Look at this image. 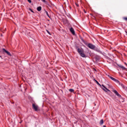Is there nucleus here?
<instances>
[{"label": "nucleus", "instance_id": "nucleus-2", "mask_svg": "<svg viewBox=\"0 0 127 127\" xmlns=\"http://www.w3.org/2000/svg\"><path fill=\"white\" fill-rule=\"evenodd\" d=\"M85 45H86V46H87V47H88V48H89L90 49H92V50H94L95 49V47H96V46L93 45V44L92 43H88L87 42H86L85 44Z\"/></svg>", "mask_w": 127, "mask_h": 127}, {"label": "nucleus", "instance_id": "nucleus-39", "mask_svg": "<svg viewBox=\"0 0 127 127\" xmlns=\"http://www.w3.org/2000/svg\"><path fill=\"white\" fill-rule=\"evenodd\" d=\"M95 71H97V70L96 69H95Z\"/></svg>", "mask_w": 127, "mask_h": 127}, {"label": "nucleus", "instance_id": "nucleus-1", "mask_svg": "<svg viewBox=\"0 0 127 127\" xmlns=\"http://www.w3.org/2000/svg\"><path fill=\"white\" fill-rule=\"evenodd\" d=\"M77 52L83 58H86L87 57L85 53H84V50L83 49H78Z\"/></svg>", "mask_w": 127, "mask_h": 127}, {"label": "nucleus", "instance_id": "nucleus-34", "mask_svg": "<svg viewBox=\"0 0 127 127\" xmlns=\"http://www.w3.org/2000/svg\"><path fill=\"white\" fill-rule=\"evenodd\" d=\"M125 64L126 65H127V64L126 63H125Z\"/></svg>", "mask_w": 127, "mask_h": 127}, {"label": "nucleus", "instance_id": "nucleus-23", "mask_svg": "<svg viewBox=\"0 0 127 127\" xmlns=\"http://www.w3.org/2000/svg\"><path fill=\"white\" fill-rule=\"evenodd\" d=\"M46 4H47V5H49V2H48V1H46L45 3Z\"/></svg>", "mask_w": 127, "mask_h": 127}, {"label": "nucleus", "instance_id": "nucleus-31", "mask_svg": "<svg viewBox=\"0 0 127 127\" xmlns=\"http://www.w3.org/2000/svg\"><path fill=\"white\" fill-rule=\"evenodd\" d=\"M22 123V121H21L20 122H19V124H21Z\"/></svg>", "mask_w": 127, "mask_h": 127}, {"label": "nucleus", "instance_id": "nucleus-7", "mask_svg": "<svg viewBox=\"0 0 127 127\" xmlns=\"http://www.w3.org/2000/svg\"><path fill=\"white\" fill-rule=\"evenodd\" d=\"M33 109L36 111L37 112L38 111V106L35 105L34 103L32 104Z\"/></svg>", "mask_w": 127, "mask_h": 127}, {"label": "nucleus", "instance_id": "nucleus-29", "mask_svg": "<svg viewBox=\"0 0 127 127\" xmlns=\"http://www.w3.org/2000/svg\"><path fill=\"white\" fill-rule=\"evenodd\" d=\"M0 58H1V59H3V58H2V57H1V56L0 55Z\"/></svg>", "mask_w": 127, "mask_h": 127}, {"label": "nucleus", "instance_id": "nucleus-37", "mask_svg": "<svg viewBox=\"0 0 127 127\" xmlns=\"http://www.w3.org/2000/svg\"><path fill=\"white\" fill-rule=\"evenodd\" d=\"M1 35V36H2V34H1V35Z\"/></svg>", "mask_w": 127, "mask_h": 127}, {"label": "nucleus", "instance_id": "nucleus-18", "mask_svg": "<svg viewBox=\"0 0 127 127\" xmlns=\"http://www.w3.org/2000/svg\"><path fill=\"white\" fill-rule=\"evenodd\" d=\"M69 91L70 92V93H74V89L70 88L69 89Z\"/></svg>", "mask_w": 127, "mask_h": 127}, {"label": "nucleus", "instance_id": "nucleus-3", "mask_svg": "<svg viewBox=\"0 0 127 127\" xmlns=\"http://www.w3.org/2000/svg\"><path fill=\"white\" fill-rule=\"evenodd\" d=\"M93 50H94V51H96V52H98V53L101 54V55H103V56H105V54H106V53H105L104 52H101V50H100V48H98L97 47H95Z\"/></svg>", "mask_w": 127, "mask_h": 127}, {"label": "nucleus", "instance_id": "nucleus-16", "mask_svg": "<svg viewBox=\"0 0 127 127\" xmlns=\"http://www.w3.org/2000/svg\"><path fill=\"white\" fill-rule=\"evenodd\" d=\"M99 124H100V126H102V125H103V124H104V120L101 119L100 121Z\"/></svg>", "mask_w": 127, "mask_h": 127}, {"label": "nucleus", "instance_id": "nucleus-25", "mask_svg": "<svg viewBox=\"0 0 127 127\" xmlns=\"http://www.w3.org/2000/svg\"><path fill=\"white\" fill-rule=\"evenodd\" d=\"M41 0V1L44 2V3L46 2V0Z\"/></svg>", "mask_w": 127, "mask_h": 127}, {"label": "nucleus", "instance_id": "nucleus-14", "mask_svg": "<svg viewBox=\"0 0 127 127\" xmlns=\"http://www.w3.org/2000/svg\"><path fill=\"white\" fill-rule=\"evenodd\" d=\"M41 9H42V7H41V6L37 7V10L38 11H41Z\"/></svg>", "mask_w": 127, "mask_h": 127}, {"label": "nucleus", "instance_id": "nucleus-27", "mask_svg": "<svg viewBox=\"0 0 127 127\" xmlns=\"http://www.w3.org/2000/svg\"><path fill=\"white\" fill-rule=\"evenodd\" d=\"M50 7H52V6L51 5V4H49V5H48Z\"/></svg>", "mask_w": 127, "mask_h": 127}, {"label": "nucleus", "instance_id": "nucleus-26", "mask_svg": "<svg viewBox=\"0 0 127 127\" xmlns=\"http://www.w3.org/2000/svg\"><path fill=\"white\" fill-rule=\"evenodd\" d=\"M27 1L28 2H29V3H31V0H27Z\"/></svg>", "mask_w": 127, "mask_h": 127}, {"label": "nucleus", "instance_id": "nucleus-4", "mask_svg": "<svg viewBox=\"0 0 127 127\" xmlns=\"http://www.w3.org/2000/svg\"><path fill=\"white\" fill-rule=\"evenodd\" d=\"M101 88L104 92H106V93H108V92H111V90H110L108 88H107L104 84H102Z\"/></svg>", "mask_w": 127, "mask_h": 127}, {"label": "nucleus", "instance_id": "nucleus-17", "mask_svg": "<svg viewBox=\"0 0 127 127\" xmlns=\"http://www.w3.org/2000/svg\"><path fill=\"white\" fill-rule=\"evenodd\" d=\"M29 10L31 11V12H32V13H34V11L31 9V8H29Z\"/></svg>", "mask_w": 127, "mask_h": 127}, {"label": "nucleus", "instance_id": "nucleus-6", "mask_svg": "<svg viewBox=\"0 0 127 127\" xmlns=\"http://www.w3.org/2000/svg\"><path fill=\"white\" fill-rule=\"evenodd\" d=\"M113 93H114V94H115L116 96H117V97H118V98H122V95H121L119 93L118 91H117L116 89L113 90Z\"/></svg>", "mask_w": 127, "mask_h": 127}, {"label": "nucleus", "instance_id": "nucleus-21", "mask_svg": "<svg viewBox=\"0 0 127 127\" xmlns=\"http://www.w3.org/2000/svg\"><path fill=\"white\" fill-rule=\"evenodd\" d=\"M75 48L77 50H78V49H80V48H79V47H78V45H76L75 46Z\"/></svg>", "mask_w": 127, "mask_h": 127}, {"label": "nucleus", "instance_id": "nucleus-9", "mask_svg": "<svg viewBox=\"0 0 127 127\" xmlns=\"http://www.w3.org/2000/svg\"><path fill=\"white\" fill-rule=\"evenodd\" d=\"M69 31H70L72 35H75V30H74L73 27H70V28L69 29Z\"/></svg>", "mask_w": 127, "mask_h": 127}, {"label": "nucleus", "instance_id": "nucleus-24", "mask_svg": "<svg viewBox=\"0 0 127 127\" xmlns=\"http://www.w3.org/2000/svg\"><path fill=\"white\" fill-rule=\"evenodd\" d=\"M123 19H124V20H127V17H123Z\"/></svg>", "mask_w": 127, "mask_h": 127}, {"label": "nucleus", "instance_id": "nucleus-15", "mask_svg": "<svg viewBox=\"0 0 127 127\" xmlns=\"http://www.w3.org/2000/svg\"><path fill=\"white\" fill-rule=\"evenodd\" d=\"M45 12L46 13L49 18H50V19H51V17H50V16L49 15V14L48 13V11H46V10H45Z\"/></svg>", "mask_w": 127, "mask_h": 127}, {"label": "nucleus", "instance_id": "nucleus-38", "mask_svg": "<svg viewBox=\"0 0 127 127\" xmlns=\"http://www.w3.org/2000/svg\"><path fill=\"white\" fill-rule=\"evenodd\" d=\"M85 13H87V12L85 11Z\"/></svg>", "mask_w": 127, "mask_h": 127}, {"label": "nucleus", "instance_id": "nucleus-36", "mask_svg": "<svg viewBox=\"0 0 127 127\" xmlns=\"http://www.w3.org/2000/svg\"><path fill=\"white\" fill-rule=\"evenodd\" d=\"M94 106H96V103H94Z\"/></svg>", "mask_w": 127, "mask_h": 127}, {"label": "nucleus", "instance_id": "nucleus-22", "mask_svg": "<svg viewBox=\"0 0 127 127\" xmlns=\"http://www.w3.org/2000/svg\"><path fill=\"white\" fill-rule=\"evenodd\" d=\"M46 32H47V33H48L49 35H51V33H50V32H49L48 30H46Z\"/></svg>", "mask_w": 127, "mask_h": 127}, {"label": "nucleus", "instance_id": "nucleus-32", "mask_svg": "<svg viewBox=\"0 0 127 127\" xmlns=\"http://www.w3.org/2000/svg\"><path fill=\"white\" fill-rule=\"evenodd\" d=\"M103 127H107V126H106V125H104Z\"/></svg>", "mask_w": 127, "mask_h": 127}, {"label": "nucleus", "instance_id": "nucleus-8", "mask_svg": "<svg viewBox=\"0 0 127 127\" xmlns=\"http://www.w3.org/2000/svg\"><path fill=\"white\" fill-rule=\"evenodd\" d=\"M94 59H95L96 62H99L100 60L101 59V57L100 56H95L94 57Z\"/></svg>", "mask_w": 127, "mask_h": 127}, {"label": "nucleus", "instance_id": "nucleus-13", "mask_svg": "<svg viewBox=\"0 0 127 127\" xmlns=\"http://www.w3.org/2000/svg\"><path fill=\"white\" fill-rule=\"evenodd\" d=\"M117 66H118L120 68H122V69H123V70H125L126 69V67L124 66L123 65H122V64H117Z\"/></svg>", "mask_w": 127, "mask_h": 127}, {"label": "nucleus", "instance_id": "nucleus-12", "mask_svg": "<svg viewBox=\"0 0 127 127\" xmlns=\"http://www.w3.org/2000/svg\"><path fill=\"white\" fill-rule=\"evenodd\" d=\"M79 38H80L81 41L85 44L87 42L85 41V40L82 37L81 35H79Z\"/></svg>", "mask_w": 127, "mask_h": 127}, {"label": "nucleus", "instance_id": "nucleus-30", "mask_svg": "<svg viewBox=\"0 0 127 127\" xmlns=\"http://www.w3.org/2000/svg\"><path fill=\"white\" fill-rule=\"evenodd\" d=\"M45 73L47 75H48V74H49L48 72H45Z\"/></svg>", "mask_w": 127, "mask_h": 127}, {"label": "nucleus", "instance_id": "nucleus-11", "mask_svg": "<svg viewBox=\"0 0 127 127\" xmlns=\"http://www.w3.org/2000/svg\"><path fill=\"white\" fill-rule=\"evenodd\" d=\"M93 80L95 82V83H96V84L99 86V87H102V85H101V84H100V83H99V81L98 80H97L96 79H94Z\"/></svg>", "mask_w": 127, "mask_h": 127}, {"label": "nucleus", "instance_id": "nucleus-28", "mask_svg": "<svg viewBox=\"0 0 127 127\" xmlns=\"http://www.w3.org/2000/svg\"><path fill=\"white\" fill-rule=\"evenodd\" d=\"M76 5H77V6H79V4L75 3Z\"/></svg>", "mask_w": 127, "mask_h": 127}, {"label": "nucleus", "instance_id": "nucleus-40", "mask_svg": "<svg viewBox=\"0 0 127 127\" xmlns=\"http://www.w3.org/2000/svg\"><path fill=\"white\" fill-rule=\"evenodd\" d=\"M34 41L36 42V40H34Z\"/></svg>", "mask_w": 127, "mask_h": 127}, {"label": "nucleus", "instance_id": "nucleus-20", "mask_svg": "<svg viewBox=\"0 0 127 127\" xmlns=\"http://www.w3.org/2000/svg\"><path fill=\"white\" fill-rule=\"evenodd\" d=\"M120 86H121V87H122V88H123V89H125V85H124V84L121 83V84H119Z\"/></svg>", "mask_w": 127, "mask_h": 127}, {"label": "nucleus", "instance_id": "nucleus-5", "mask_svg": "<svg viewBox=\"0 0 127 127\" xmlns=\"http://www.w3.org/2000/svg\"><path fill=\"white\" fill-rule=\"evenodd\" d=\"M2 50L3 53H5L6 54H7V55H8V56H12L11 54H10V53L7 50H5V49L2 48Z\"/></svg>", "mask_w": 127, "mask_h": 127}, {"label": "nucleus", "instance_id": "nucleus-10", "mask_svg": "<svg viewBox=\"0 0 127 127\" xmlns=\"http://www.w3.org/2000/svg\"><path fill=\"white\" fill-rule=\"evenodd\" d=\"M112 81H114V82H115L116 83H117V84L121 85V82L119 81V80H118L114 77H113V78H112Z\"/></svg>", "mask_w": 127, "mask_h": 127}, {"label": "nucleus", "instance_id": "nucleus-35", "mask_svg": "<svg viewBox=\"0 0 127 127\" xmlns=\"http://www.w3.org/2000/svg\"><path fill=\"white\" fill-rule=\"evenodd\" d=\"M52 5H54V4L51 3Z\"/></svg>", "mask_w": 127, "mask_h": 127}, {"label": "nucleus", "instance_id": "nucleus-19", "mask_svg": "<svg viewBox=\"0 0 127 127\" xmlns=\"http://www.w3.org/2000/svg\"><path fill=\"white\" fill-rule=\"evenodd\" d=\"M107 76H108V77H109V78H110V79H111V80H113V79L114 78V77L111 76L109 74H107Z\"/></svg>", "mask_w": 127, "mask_h": 127}, {"label": "nucleus", "instance_id": "nucleus-33", "mask_svg": "<svg viewBox=\"0 0 127 127\" xmlns=\"http://www.w3.org/2000/svg\"><path fill=\"white\" fill-rule=\"evenodd\" d=\"M125 33H126V34H127V31L125 30Z\"/></svg>", "mask_w": 127, "mask_h": 127}]
</instances>
